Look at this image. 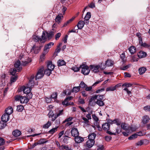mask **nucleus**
Here are the masks:
<instances>
[{
  "instance_id": "423d86ee",
  "label": "nucleus",
  "mask_w": 150,
  "mask_h": 150,
  "mask_svg": "<svg viewBox=\"0 0 150 150\" xmlns=\"http://www.w3.org/2000/svg\"><path fill=\"white\" fill-rule=\"evenodd\" d=\"M89 67L92 71L95 73L98 72L99 69H100L101 70H103L104 69L103 68L102 69L101 67L99 65H91Z\"/></svg>"
},
{
  "instance_id": "c756f323",
  "label": "nucleus",
  "mask_w": 150,
  "mask_h": 150,
  "mask_svg": "<svg viewBox=\"0 0 150 150\" xmlns=\"http://www.w3.org/2000/svg\"><path fill=\"white\" fill-rule=\"evenodd\" d=\"M105 64L108 67L112 66L113 65V62L110 59H108L106 61Z\"/></svg>"
},
{
  "instance_id": "cd10ccee",
  "label": "nucleus",
  "mask_w": 150,
  "mask_h": 150,
  "mask_svg": "<svg viewBox=\"0 0 150 150\" xmlns=\"http://www.w3.org/2000/svg\"><path fill=\"white\" fill-rule=\"evenodd\" d=\"M66 64L65 62L63 60L59 59L57 62V65L59 67L65 65Z\"/></svg>"
},
{
  "instance_id": "6e6d98bb",
  "label": "nucleus",
  "mask_w": 150,
  "mask_h": 150,
  "mask_svg": "<svg viewBox=\"0 0 150 150\" xmlns=\"http://www.w3.org/2000/svg\"><path fill=\"white\" fill-rule=\"evenodd\" d=\"M48 115L49 117H52L54 116V114L53 113V111L52 110H51L49 111Z\"/></svg>"
},
{
  "instance_id": "412c9836",
  "label": "nucleus",
  "mask_w": 150,
  "mask_h": 150,
  "mask_svg": "<svg viewBox=\"0 0 150 150\" xmlns=\"http://www.w3.org/2000/svg\"><path fill=\"white\" fill-rule=\"evenodd\" d=\"M40 49L41 48L40 47H36L35 45H34L32 47V48L31 49V51L32 52L33 50L34 51V52L35 53L37 54L39 52Z\"/></svg>"
},
{
  "instance_id": "2f4dec72",
  "label": "nucleus",
  "mask_w": 150,
  "mask_h": 150,
  "mask_svg": "<svg viewBox=\"0 0 150 150\" xmlns=\"http://www.w3.org/2000/svg\"><path fill=\"white\" fill-rule=\"evenodd\" d=\"M129 50L131 54H134L136 51V48L134 46H132L129 49Z\"/></svg>"
},
{
  "instance_id": "052dcab7",
  "label": "nucleus",
  "mask_w": 150,
  "mask_h": 150,
  "mask_svg": "<svg viewBox=\"0 0 150 150\" xmlns=\"http://www.w3.org/2000/svg\"><path fill=\"white\" fill-rule=\"evenodd\" d=\"M52 99L50 97L49 98L46 97L45 98L46 102L47 103H50Z\"/></svg>"
},
{
  "instance_id": "864d4df0",
  "label": "nucleus",
  "mask_w": 150,
  "mask_h": 150,
  "mask_svg": "<svg viewBox=\"0 0 150 150\" xmlns=\"http://www.w3.org/2000/svg\"><path fill=\"white\" fill-rule=\"evenodd\" d=\"M5 143V141L4 139L0 137V146L4 145Z\"/></svg>"
},
{
  "instance_id": "1a4fd4ad",
  "label": "nucleus",
  "mask_w": 150,
  "mask_h": 150,
  "mask_svg": "<svg viewBox=\"0 0 150 150\" xmlns=\"http://www.w3.org/2000/svg\"><path fill=\"white\" fill-rule=\"evenodd\" d=\"M21 64V61L19 60H18L14 64V66L15 68L16 69L17 68V71L18 72H20L22 69V67H20Z\"/></svg>"
},
{
  "instance_id": "338daca9",
  "label": "nucleus",
  "mask_w": 150,
  "mask_h": 150,
  "mask_svg": "<svg viewBox=\"0 0 150 150\" xmlns=\"http://www.w3.org/2000/svg\"><path fill=\"white\" fill-rule=\"evenodd\" d=\"M68 37V35H66L63 39V41L64 42V43H66L67 42V40Z\"/></svg>"
},
{
  "instance_id": "680f3d73",
  "label": "nucleus",
  "mask_w": 150,
  "mask_h": 150,
  "mask_svg": "<svg viewBox=\"0 0 150 150\" xmlns=\"http://www.w3.org/2000/svg\"><path fill=\"white\" fill-rule=\"evenodd\" d=\"M34 76L33 75L31 76L30 78V79L29 80V83H28V85H30V83H34L33 81V80L34 79Z\"/></svg>"
},
{
  "instance_id": "0e129e2a",
  "label": "nucleus",
  "mask_w": 150,
  "mask_h": 150,
  "mask_svg": "<svg viewBox=\"0 0 150 150\" xmlns=\"http://www.w3.org/2000/svg\"><path fill=\"white\" fill-rule=\"evenodd\" d=\"M129 67L130 65H127L120 68V69L122 70H125L128 68Z\"/></svg>"
},
{
  "instance_id": "7ed1b4c3",
  "label": "nucleus",
  "mask_w": 150,
  "mask_h": 150,
  "mask_svg": "<svg viewBox=\"0 0 150 150\" xmlns=\"http://www.w3.org/2000/svg\"><path fill=\"white\" fill-rule=\"evenodd\" d=\"M17 71V70L15 68L11 69L10 70L9 73L11 75H12L10 79L11 83L15 82L17 80L18 76L16 75H15Z\"/></svg>"
},
{
  "instance_id": "8fccbe9b",
  "label": "nucleus",
  "mask_w": 150,
  "mask_h": 150,
  "mask_svg": "<svg viewBox=\"0 0 150 150\" xmlns=\"http://www.w3.org/2000/svg\"><path fill=\"white\" fill-rule=\"evenodd\" d=\"M48 142V140H46V139L44 138L40 139L39 140V142L41 144L45 143Z\"/></svg>"
},
{
  "instance_id": "393cba45",
  "label": "nucleus",
  "mask_w": 150,
  "mask_h": 150,
  "mask_svg": "<svg viewBox=\"0 0 150 150\" xmlns=\"http://www.w3.org/2000/svg\"><path fill=\"white\" fill-rule=\"evenodd\" d=\"M126 124L125 123H122L121 124V128L125 131H129V127H127Z\"/></svg>"
},
{
  "instance_id": "a18cd8bd",
  "label": "nucleus",
  "mask_w": 150,
  "mask_h": 150,
  "mask_svg": "<svg viewBox=\"0 0 150 150\" xmlns=\"http://www.w3.org/2000/svg\"><path fill=\"white\" fill-rule=\"evenodd\" d=\"M57 94L56 92L53 93L51 96L52 99H56L57 97Z\"/></svg>"
},
{
  "instance_id": "5701e85b",
  "label": "nucleus",
  "mask_w": 150,
  "mask_h": 150,
  "mask_svg": "<svg viewBox=\"0 0 150 150\" xmlns=\"http://www.w3.org/2000/svg\"><path fill=\"white\" fill-rule=\"evenodd\" d=\"M96 136V134L94 133L89 134L88 136V140L95 141L94 139Z\"/></svg>"
},
{
  "instance_id": "4be33fe9",
  "label": "nucleus",
  "mask_w": 150,
  "mask_h": 150,
  "mask_svg": "<svg viewBox=\"0 0 150 150\" xmlns=\"http://www.w3.org/2000/svg\"><path fill=\"white\" fill-rule=\"evenodd\" d=\"M21 134V132L17 129L14 130L12 132L13 135L16 137L19 136Z\"/></svg>"
},
{
  "instance_id": "4d7b16f0",
  "label": "nucleus",
  "mask_w": 150,
  "mask_h": 150,
  "mask_svg": "<svg viewBox=\"0 0 150 150\" xmlns=\"http://www.w3.org/2000/svg\"><path fill=\"white\" fill-rule=\"evenodd\" d=\"M144 109L146 111H150V106L149 105H146L144 108Z\"/></svg>"
},
{
  "instance_id": "79ce46f5",
  "label": "nucleus",
  "mask_w": 150,
  "mask_h": 150,
  "mask_svg": "<svg viewBox=\"0 0 150 150\" xmlns=\"http://www.w3.org/2000/svg\"><path fill=\"white\" fill-rule=\"evenodd\" d=\"M38 76L39 74H44V69L43 68H42L40 69L38 71L37 73Z\"/></svg>"
},
{
  "instance_id": "774afa93",
  "label": "nucleus",
  "mask_w": 150,
  "mask_h": 150,
  "mask_svg": "<svg viewBox=\"0 0 150 150\" xmlns=\"http://www.w3.org/2000/svg\"><path fill=\"white\" fill-rule=\"evenodd\" d=\"M137 145L138 146H141L144 144L143 140H141L140 141L136 143Z\"/></svg>"
},
{
  "instance_id": "6ab92c4d",
  "label": "nucleus",
  "mask_w": 150,
  "mask_h": 150,
  "mask_svg": "<svg viewBox=\"0 0 150 150\" xmlns=\"http://www.w3.org/2000/svg\"><path fill=\"white\" fill-rule=\"evenodd\" d=\"M146 55V52L142 51H140L137 54L138 57L140 58L145 57Z\"/></svg>"
},
{
  "instance_id": "bf43d9fd",
  "label": "nucleus",
  "mask_w": 150,
  "mask_h": 150,
  "mask_svg": "<svg viewBox=\"0 0 150 150\" xmlns=\"http://www.w3.org/2000/svg\"><path fill=\"white\" fill-rule=\"evenodd\" d=\"M93 119L95 120L97 122L99 120L98 118L96 116L95 114H93L92 115Z\"/></svg>"
},
{
  "instance_id": "39448f33",
  "label": "nucleus",
  "mask_w": 150,
  "mask_h": 150,
  "mask_svg": "<svg viewBox=\"0 0 150 150\" xmlns=\"http://www.w3.org/2000/svg\"><path fill=\"white\" fill-rule=\"evenodd\" d=\"M11 111L7 112V114L6 113H4L1 118L2 121H3L5 123H6L9 120V115L12 113V109L11 108Z\"/></svg>"
},
{
  "instance_id": "20e7f679",
  "label": "nucleus",
  "mask_w": 150,
  "mask_h": 150,
  "mask_svg": "<svg viewBox=\"0 0 150 150\" xmlns=\"http://www.w3.org/2000/svg\"><path fill=\"white\" fill-rule=\"evenodd\" d=\"M98 97L97 98V101L96 102V104H97L100 106H102L104 105V103L103 102V95H97Z\"/></svg>"
},
{
  "instance_id": "58836bf2",
  "label": "nucleus",
  "mask_w": 150,
  "mask_h": 150,
  "mask_svg": "<svg viewBox=\"0 0 150 150\" xmlns=\"http://www.w3.org/2000/svg\"><path fill=\"white\" fill-rule=\"evenodd\" d=\"M28 93L26 95V97H27V99H28L29 100L31 99L33 97V94L32 93L30 92V90L29 91Z\"/></svg>"
},
{
  "instance_id": "b1692460",
  "label": "nucleus",
  "mask_w": 150,
  "mask_h": 150,
  "mask_svg": "<svg viewBox=\"0 0 150 150\" xmlns=\"http://www.w3.org/2000/svg\"><path fill=\"white\" fill-rule=\"evenodd\" d=\"M149 117L147 115H145L143 117V119H142V122L144 124L147 123L149 120Z\"/></svg>"
},
{
  "instance_id": "dca6fc26",
  "label": "nucleus",
  "mask_w": 150,
  "mask_h": 150,
  "mask_svg": "<svg viewBox=\"0 0 150 150\" xmlns=\"http://www.w3.org/2000/svg\"><path fill=\"white\" fill-rule=\"evenodd\" d=\"M32 86H33L34 85H31L30 86L29 85L28 86V87H24V88L22 87L21 88V89L23 90V92L24 93H25V94H28V93L29 91L30 90V92H31V88H30L31 87H32Z\"/></svg>"
},
{
  "instance_id": "603ef678",
  "label": "nucleus",
  "mask_w": 150,
  "mask_h": 150,
  "mask_svg": "<svg viewBox=\"0 0 150 150\" xmlns=\"http://www.w3.org/2000/svg\"><path fill=\"white\" fill-rule=\"evenodd\" d=\"M122 128L120 127H118L116 129V133H117V134H119L122 132Z\"/></svg>"
},
{
  "instance_id": "37998d69",
  "label": "nucleus",
  "mask_w": 150,
  "mask_h": 150,
  "mask_svg": "<svg viewBox=\"0 0 150 150\" xmlns=\"http://www.w3.org/2000/svg\"><path fill=\"white\" fill-rule=\"evenodd\" d=\"M132 85V84L128 83H125L122 86V87L125 86L126 87H129L131 86Z\"/></svg>"
},
{
  "instance_id": "7c9ffc66",
  "label": "nucleus",
  "mask_w": 150,
  "mask_h": 150,
  "mask_svg": "<svg viewBox=\"0 0 150 150\" xmlns=\"http://www.w3.org/2000/svg\"><path fill=\"white\" fill-rule=\"evenodd\" d=\"M48 52V51H44L42 54L40 56V61L42 62L45 58L46 54Z\"/></svg>"
},
{
  "instance_id": "5fc2aeb1",
  "label": "nucleus",
  "mask_w": 150,
  "mask_h": 150,
  "mask_svg": "<svg viewBox=\"0 0 150 150\" xmlns=\"http://www.w3.org/2000/svg\"><path fill=\"white\" fill-rule=\"evenodd\" d=\"M44 76V74H39V75H38V76H37V74L36 76H35V79H40L42 77Z\"/></svg>"
},
{
  "instance_id": "e433bc0d",
  "label": "nucleus",
  "mask_w": 150,
  "mask_h": 150,
  "mask_svg": "<svg viewBox=\"0 0 150 150\" xmlns=\"http://www.w3.org/2000/svg\"><path fill=\"white\" fill-rule=\"evenodd\" d=\"M24 108V107L22 105H18L17 106L16 110L19 112H21Z\"/></svg>"
},
{
  "instance_id": "3c124183",
  "label": "nucleus",
  "mask_w": 150,
  "mask_h": 150,
  "mask_svg": "<svg viewBox=\"0 0 150 150\" xmlns=\"http://www.w3.org/2000/svg\"><path fill=\"white\" fill-rule=\"evenodd\" d=\"M112 137L110 136H106L105 137V139L107 142H109L111 140Z\"/></svg>"
},
{
  "instance_id": "13d9d810",
  "label": "nucleus",
  "mask_w": 150,
  "mask_h": 150,
  "mask_svg": "<svg viewBox=\"0 0 150 150\" xmlns=\"http://www.w3.org/2000/svg\"><path fill=\"white\" fill-rule=\"evenodd\" d=\"M61 36V33H57L55 35V38L56 40H58L59 38Z\"/></svg>"
},
{
  "instance_id": "9b49d317",
  "label": "nucleus",
  "mask_w": 150,
  "mask_h": 150,
  "mask_svg": "<svg viewBox=\"0 0 150 150\" xmlns=\"http://www.w3.org/2000/svg\"><path fill=\"white\" fill-rule=\"evenodd\" d=\"M71 133L72 136L74 137L79 136V132L76 128L73 127L71 130Z\"/></svg>"
},
{
  "instance_id": "aec40b11",
  "label": "nucleus",
  "mask_w": 150,
  "mask_h": 150,
  "mask_svg": "<svg viewBox=\"0 0 150 150\" xmlns=\"http://www.w3.org/2000/svg\"><path fill=\"white\" fill-rule=\"evenodd\" d=\"M85 24L84 22L83 21H79L77 25V26L79 29L81 30L82 29Z\"/></svg>"
},
{
  "instance_id": "bb28decb",
  "label": "nucleus",
  "mask_w": 150,
  "mask_h": 150,
  "mask_svg": "<svg viewBox=\"0 0 150 150\" xmlns=\"http://www.w3.org/2000/svg\"><path fill=\"white\" fill-rule=\"evenodd\" d=\"M63 17V15L62 14H59L55 18V21L56 22L58 23H60L61 19V17Z\"/></svg>"
},
{
  "instance_id": "a211bd4d",
  "label": "nucleus",
  "mask_w": 150,
  "mask_h": 150,
  "mask_svg": "<svg viewBox=\"0 0 150 150\" xmlns=\"http://www.w3.org/2000/svg\"><path fill=\"white\" fill-rule=\"evenodd\" d=\"M55 66L52 64V62L51 61H49L47 62V69H49L52 71L54 68Z\"/></svg>"
},
{
  "instance_id": "a19ab883",
  "label": "nucleus",
  "mask_w": 150,
  "mask_h": 150,
  "mask_svg": "<svg viewBox=\"0 0 150 150\" xmlns=\"http://www.w3.org/2000/svg\"><path fill=\"white\" fill-rule=\"evenodd\" d=\"M137 135L136 134H132L131 136H130L128 138V139L129 140H133L135 139V138H137Z\"/></svg>"
},
{
  "instance_id": "a878e982",
  "label": "nucleus",
  "mask_w": 150,
  "mask_h": 150,
  "mask_svg": "<svg viewBox=\"0 0 150 150\" xmlns=\"http://www.w3.org/2000/svg\"><path fill=\"white\" fill-rule=\"evenodd\" d=\"M102 128L105 130H108L110 129V125H109L108 123H105L103 124L102 126Z\"/></svg>"
},
{
  "instance_id": "0eeeda50",
  "label": "nucleus",
  "mask_w": 150,
  "mask_h": 150,
  "mask_svg": "<svg viewBox=\"0 0 150 150\" xmlns=\"http://www.w3.org/2000/svg\"><path fill=\"white\" fill-rule=\"evenodd\" d=\"M24 57V56L23 55L21 57H20L19 59L21 61L22 65L24 66H25L29 63L31 62V60L30 58L28 59H25Z\"/></svg>"
},
{
  "instance_id": "f8f14e48",
  "label": "nucleus",
  "mask_w": 150,
  "mask_h": 150,
  "mask_svg": "<svg viewBox=\"0 0 150 150\" xmlns=\"http://www.w3.org/2000/svg\"><path fill=\"white\" fill-rule=\"evenodd\" d=\"M102 81H103V80H101V79H100L99 81H98H98H97L96 82H95L92 85V86H90L89 87H86V88L85 90L87 91H91L92 88V87L93 86H96L97 84L100 83Z\"/></svg>"
},
{
  "instance_id": "c03bdc74",
  "label": "nucleus",
  "mask_w": 150,
  "mask_h": 150,
  "mask_svg": "<svg viewBox=\"0 0 150 150\" xmlns=\"http://www.w3.org/2000/svg\"><path fill=\"white\" fill-rule=\"evenodd\" d=\"M115 90V88L114 86H110L108 88H107L106 89V91H114Z\"/></svg>"
},
{
  "instance_id": "ddd939ff",
  "label": "nucleus",
  "mask_w": 150,
  "mask_h": 150,
  "mask_svg": "<svg viewBox=\"0 0 150 150\" xmlns=\"http://www.w3.org/2000/svg\"><path fill=\"white\" fill-rule=\"evenodd\" d=\"M54 45V43L53 42H51L45 45L44 47V51H48V52L49 50H48L50 48Z\"/></svg>"
},
{
  "instance_id": "f257e3e1",
  "label": "nucleus",
  "mask_w": 150,
  "mask_h": 150,
  "mask_svg": "<svg viewBox=\"0 0 150 150\" xmlns=\"http://www.w3.org/2000/svg\"><path fill=\"white\" fill-rule=\"evenodd\" d=\"M80 69H81V73L84 75H88L90 72L88 66L83 63L79 67L74 68V70L75 72H77L79 71Z\"/></svg>"
},
{
  "instance_id": "f03ea898",
  "label": "nucleus",
  "mask_w": 150,
  "mask_h": 150,
  "mask_svg": "<svg viewBox=\"0 0 150 150\" xmlns=\"http://www.w3.org/2000/svg\"><path fill=\"white\" fill-rule=\"evenodd\" d=\"M15 100L16 101H20L21 104L27 103L29 101V100L27 99V97L23 96L20 95H17L15 96Z\"/></svg>"
},
{
  "instance_id": "ea45409f",
  "label": "nucleus",
  "mask_w": 150,
  "mask_h": 150,
  "mask_svg": "<svg viewBox=\"0 0 150 150\" xmlns=\"http://www.w3.org/2000/svg\"><path fill=\"white\" fill-rule=\"evenodd\" d=\"M51 125L52 123L51 122L49 121H48L46 124L43 125V128H48Z\"/></svg>"
},
{
  "instance_id": "72a5a7b5",
  "label": "nucleus",
  "mask_w": 150,
  "mask_h": 150,
  "mask_svg": "<svg viewBox=\"0 0 150 150\" xmlns=\"http://www.w3.org/2000/svg\"><path fill=\"white\" fill-rule=\"evenodd\" d=\"M52 71L49 69H46L44 70V74L48 76H50V74H51Z\"/></svg>"
},
{
  "instance_id": "f3484780",
  "label": "nucleus",
  "mask_w": 150,
  "mask_h": 150,
  "mask_svg": "<svg viewBox=\"0 0 150 150\" xmlns=\"http://www.w3.org/2000/svg\"><path fill=\"white\" fill-rule=\"evenodd\" d=\"M83 140L84 139L83 138L79 136L74 137V141L78 143H81L83 142Z\"/></svg>"
},
{
  "instance_id": "c85d7f7f",
  "label": "nucleus",
  "mask_w": 150,
  "mask_h": 150,
  "mask_svg": "<svg viewBox=\"0 0 150 150\" xmlns=\"http://www.w3.org/2000/svg\"><path fill=\"white\" fill-rule=\"evenodd\" d=\"M146 70V68L144 67H142L139 69V72L140 75H142L143 74Z\"/></svg>"
},
{
  "instance_id": "e2e57ef3",
  "label": "nucleus",
  "mask_w": 150,
  "mask_h": 150,
  "mask_svg": "<svg viewBox=\"0 0 150 150\" xmlns=\"http://www.w3.org/2000/svg\"><path fill=\"white\" fill-rule=\"evenodd\" d=\"M97 150H103L104 149V146L103 145H99L97 146Z\"/></svg>"
},
{
  "instance_id": "4468645a",
  "label": "nucleus",
  "mask_w": 150,
  "mask_h": 150,
  "mask_svg": "<svg viewBox=\"0 0 150 150\" xmlns=\"http://www.w3.org/2000/svg\"><path fill=\"white\" fill-rule=\"evenodd\" d=\"M45 33L46 36L49 40L52 39L54 34V32L52 31H50L49 32H46Z\"/></svg>"
},
{
  "instance_id": "f704fd0d",
  "label": "nucleus",
  "mask_w": 150,
  "mask_h": 150,
  "mask_svg": "<svg viewBox=\"0 0 150 150\" xmlns=\"http://www.w3.org/2000/svg\"><path fill=\"white\" fill-rule=\"evenodd\" d=\"M58 128V126L55 127V128H53L49 130L48 133L50 134H53L56 131H57V129Z\"/></svg>"
},
{
  "instance_id": "de8ad7c7",
  "label": "nucleus",
  "mask_w": 150,
  "mask_h": 150,
  "mask_svg": "<svg viewBox=\"0 0 150 150\" xmlns=\"http://www.w3.org/2000/svg\"><path fill=\"white\" fill-rule=\"evenodd\" d=\"M38 145H41L40 142H39V140L38 141V142H35V143L33 144L31 146V149H33L36 146Z\"/></svg>"
},
{
  "instance_id": "2eb2a0df",
  "label": "nucleus",
  "mask_w": 150,
  "mask_h": 150,
  "mask_svg": "<svg viewBox=\"0 0 150 150\" xmlns=\"http://www.w3.org/2000/svg\"><path fill=\"white\" fill-rule=\"evenodd\" d=\"M95 141L88 140L86 142V144L87 147L88 148L92 147L94 144Z\"/></svg>"
},
{
  "instance_id": "c9c22d12",
  "label": "nucleus",
  "mask_w": 150,
  "mask_h": 150,
  "mask_svg": "<svg viewBox=\"0 0 150 150\" xmlns=\"http://www.w3.org/2000/svg\"><path fill=\"white\" fill-rule=\"evenodd\" d=\"M79 87V88H86L87 87V86L84 82L83 81H82L79 84V86H78Z\"/></svg>"
},
{
  "instance_id": "09e8293b",
  "label": "nucleus",
  "mask_w": 150,
  "mask_h": 150,
  "mask_svg": "<svg viewBox=\"0 0 150 150\" xmlns=\"http://www.w3.org/2000/svg\"><path fill=\"white\" fill-rule=\"evenodd\" d=\"M46 33H45L44 31L42 33V35L41 39L43 41H45V40L47 38L46 36Z\"/></svg>"
},
{
  "instance_id": "69168bd1",
  "label": "nucleus",
  "mask_w": 150,
  "mask_h": 150,
  "mask_svg": "<svg viewBox=\"0 0 150 150\" xmlns=\"http://www.w3.org/2000/svg\"><path fill=\"white\" fill-rule=\"evenodd\" d=\"M63 110H59L58 113L56 114V115L57 116V117H58L60 116V115H63Z\"/></svg>"
},
{
  "instance_id": "49530a36",
  "label": "nucleus",
  "mask_w": 150,
  "mask_h": 150,
  "mask_svg": "<svg viewBox=\"0 0 150 150\" xmlns=\"http://www.w3.org/2000/svg\"><path fill=\"white\" fill-rule=\"evenodd\" d=\"M91 16V13L90 12H88L86 14L85 16L84 19H89Z\"/></svg>"
},
{
  "instance_id": "6e6552de",
  "label": "nucleus",
  "mask_w": 150,
  "mask_h": 150,
  "mask_svg": "<svg viewBox=\"0 0 150 150\" xmlns=\"http://www.w3.org/2000/svg\"><path fill=\"white\" fill-rule=\"evenodd\" d=\"M98 97L97 95H95L92 96L89 99V104L91 106H93L96 104V102H95V100L97 99Z\"/></svg>"
},
{
  "instance_id": "473e14b6",
  "label": "nucleus",
  "mask_w": 150,
  "mask_h": 150,
  "mask_svg": "<svg viewBox=\"0 0 150 150\" xmlns=\"http://www.w3.org/2000/svg\"><path fill=\"white\" fill-rule=\"evenodd\" d=\"M7 125L2 120L0 121V129H2L4 128Z\"/></svg>"
},
{
  "instance_id": "4c0bfd02",
  "label": "nucleus",
  "mask_w": 150,
  "mask_h": 150,
  "mask_svg": "<svg viewBox=\"0 0 150 150\" xmlns=\"http://www.w3.org/2000/svg\"><path fill=\"white\" fill-rule=\"evenodd\" d=\"M80 90L79 87L78 86L74 87L72 90V92L74 93H76Z\"/></svg>"
},
{
  "instance_id": "9d476101",
  "label": "nucleus",
  "mask_w": 150,
  "mask_h": 150,
  "mask_svg": "<svg viewBox=\"0 0 150 150\" xmlns=\"http://www.w3.org/2000/svg\"><path fill=\"white\" fill-rule=\"evenodd\" d=\"M33 41L35 42H40L41 43L45 42V41H43L41 38L39 37L38 36L35 35L33 36Z\"/></svg>"
}]
</instances>
